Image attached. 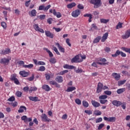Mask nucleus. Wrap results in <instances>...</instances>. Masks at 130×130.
Listing matches in <instances>:
<instances>
[{"label":"nucleus","mask_w":130,"mask_h":130,"mask_svg":"<svg viewBox=\"0 0 130 130\" xmlns=\"http://www.w3.org/2000/svg\"><path fill=\"white\" fill-rule=\"evenodd\" d=\"M121 51H120L119 50H117L116 52H115V54H112V56L113 57H116L117 56H118V55H119V54H120Z\"/></svg>","instance_id":"473e14b6"},{"label":"nucleus","mask_w":130,"mask_h":130,"mask_svg":"<svg viewBox=\"0 0 130 130\" xmlns=\"http://www.w3.org/2000/svg\"><path fill=\"white\" fill-rule=\"evenodd\" d=\"M101 114H102L101 111H99V110L95 111L94 112V114L95 115H97V116H98V115H101Z\"/></svg>","instance_id":"09e8293b"},{"label":"nucleus","mask_w":130,"mask_h":130,"mask_svg":"<svg viewBox=\"0 0 130 130\" xmlns=\"http://www.w3.org/2000/svg\"><path fill=\"white\" fill-rule=\"evenodd\" d=\"M77 8L78 9H79V10H84V6L82 4H78Z\"/></svg>","instance_id":"5fc2aeb1"},{"label":"nucleus","mask_w":130,"mask_h":130,"mask_svg":"<svg viewBox=\"0 0 130 130\" xmlns=\"http://www.w3.org/2000/svg\"><path fill=\"white\" fill-rule=\"evenodd\" d=\"M30 3H31V1H28L25 2V6H26L27 7H29L30 5Z\"/></svg>","instance_id":"338daca9"},{"label":"nucleus","mask_w":130,"mask_h":130,"mask_svg":"<svg viewBox=\"0 0 130 130\" xmlns=\"http://www.w3.org/2000/svg\"><path fill=\"white\" fill-rule=\"evenodd\" d=\"M38 64L39 66H45V62L42 61H39L38 62Z\"/></svg>","instance_id":"680f3d73"},{"label":"nucleus","mask_w":130,"mask_h":130,"mask_svg":"<svg viewBox=\"0 0 130 130\" xmlns=\"http://www.w3.org/2000/svg\"><path fill=\"white\" fill-rule=\"evenodd\" d=\"M121 105L123 109H125V108H126V104H125V103H122Z\"/></svg>","instance_id":"69168bd1"},{"label":"nucleus","mask_w":130,"mask_h":130,"mask_svg":"<svg viewBox=\"0 0 130 130\" xmlns=\"http://www.w3.org/2000/svg\"><path fill=\"white\" fill-rule=\"evenodd\" d=\"M112 104L114 106H116V107H118L120 106V105H121V104H122V103H121V102L118 101L117 100H114L112 101Z\"/></svg>","instance_id":"6e6552de"},{"label":"nucleus","mask_w":130,"mask_h":130,"mask_svg":"<svg viewBox=\"0 0 130 130\" xmlns=\"http://www.w3.org/2000/svg\"><path fill=\"white\" fill-rule=\"evenodd\" d=\"M91 104L92 106H93V107H95V108H97V107H100V106H101L100 103H99L98 102H96L95 101H92Z\"/></svg>","instance_id":"ddd939ff"},{"label":"nucleus","mask_w":130,"mask_h":130,"mask_svg":"<svg viewBox=\"0 0 130 130\" xmlns=\"http://www.w3.org/2000/svg\"><path fill=\"white\" fill-rule=\"evenodd\" d=\"M105 94H106V95H108L109 96H110V95H111V94H112V92H111V91H109V90H106L104 91Z\"/></svg>","instance_id":"603ef678"},{"label":"nucleus","mask_w":130,"mask_h":130,"mask_svg":"<svg viewBox=\"0 0 130 130\" xmlns=\"http://www.w3.org/2000/svg\"><path fill=\"white\" fill-rule=\"evenodd\" d=\"M53 48L54 51L58 55H60V53L59 52H58V50H57V48H56V47H55L54 46H53Z\"/></svg>","instance_id":"c03bdc74"},{"label":"nucleus","mask_w":130,"mask_h":130,"mask_svg":"<svg viewBox=\"0 0 130 130\" xmlns=\"http://www.w3.org/2000/svg\"><path fill=\"white\" fill-rule=\"evenodd\" d=\"M52 21H53V20L51 18H48L47 19V22L49 24H51L52 23Z\"/></svg>","instance_id":"774afa93"},{"label":"nucleus","mask_w":130,"mask_h":130,"mask_svg":"<svg viewBox=\"0 0 130 130\" xmlns=\"http://www.w3.org/2000/svg\"><path fill=\"white\" fill-rule=\"evenodd\" d=\"M19 74L20 75V76H22V77H28V75H29V73L25 71H22L19 72Z\"/></svg>","instance_id":"f3484780"},{"label":"nucleus","mask_w":130,"mask_h":130,"mask_svg":"<svg viewBox=\"0 0 130 130\" xmlns=\"http://www.w3.org/2000/svg\"><path fill=\"white\" fill-rule=\"evenodd\" d=\"M56 81L58 83H62V82H63V79L62 76H57L56 78Z\"/></svg>","instance_id":"5701e85b"},{"label":"nucleus","mask_w":130,"mask_h":130,"mask_svg":"<svg viewBox=\"0 0 130 130\" xmlns=\"http://www.w3.org/2000/svg\"><path fill=\"white\" fill-rule=\"evenodd\" d=\"M42 89H43V90H45V91H46V92H49V91H50V90H51V88H50V87H49V86L48 85H43L42 87Z\"/></svg>","instance_id":"4468645a"},{"label":"nucleus","mask_w":130,"mask_h":130,"mask_svg":"<svg viewBox=\"0 0 130 130\" xmlns=\"http://www.w3.org/2000/svg\"><path fill=\"white\" fill-rule=\"evenodd\" d=\"M27 110V108L25 106H21L20 107L19 109L18 110L19 113H22L24 112V111H26Z\"/></svg>","instance_id":"6ab92c4d"},{"label":"nucleus","mask_w":130,"mask_h":130,"mask_svg":"<svg viewBox=\"0 0 130 130\" xmlns=\"http://www.w3.org/2000/svg\"><path fill=\"white\" fill-rule=\"evenodd\" d=\"M93 30H98V28L96 26V24H92V27L89 30V31H93Z\"/></svg>","instance_id":"58836bf2"},{"label":"nucleus","mask_w":130,"mask_h":130,"mask_svg":"<svg viewBox=\"0 0 130 130\" xmlns=\"http://www.w3.org/2000/svg\"><path fill=\"white\" fill-rule=\"evenodd\" d=\"M124 91H125V88H120L117 89V94H122Z\"/></svg>","instance_id":"72a5a7b5"},{"label":"nucleus","mask_w":130,"mask_h":130,"mask_svg":"<svg viewBox=\"0 0 130 130\" xmlns=\"http://www.w3.org/2000/svg\"><path fill=\"white\" fill-rule=\"evenodd\" d=\"M1 26L4 28V29H6V28H7V24L5 22H2L1 23Z\"/></svg>","instance_id":"bf43d9fd"},{"label":"nucleus","mask_w":130,"mask_h":130,"mask_svg":"<svg viewBox=\"0 0 130 130\" xmlns=\"http://www.w3.org/2000/svg\"><path fill=\"white\" fill-rule=\"evenodd\" d=\"M128 37H130V29L127 30L125 32V35L122 36L123 39H127Z\"/></svg>","instance_id":"a211bd4d"},{"label":"nucleus","mask_w":130,"mask_h":130,"mask_svg":"<svg viewBox=\"0 0 130 130\" xmlns=\"http://www.w3.org/2000/svg\"><path fill=\"white\" fill-rule=\"evenodd\" d=\"M40 72H44L45 71V67L44 66H41L39 69Z\"/></svg>","instance_id":"13d9d810"},{"label":"nucleus","mask_w":130,"mask_h":130,"mask_svg":"<svg viewBox=\"0 0 130 130\" xmlns=\"http://www.w3.org/2000/svg\"><path fill=\"white\" fill-rule=\"evenodd\" d=\"M77 4H76L75 3H72L71 4H69L68 5H67V7L68 8V9H73V8H74V7H76Z\"/></svg>","instance_id":"b1692460"},{"label":"nucleus","mask_w":130,"mask_h":130,"mask_svg":"<svg viewBox=\"0 0 130 130\" xmlns=\"http://www.w3.org/2000/svg\"><path fill=\"white\" fill-rule=\"evenodd\" d=\"M64 69H68V70H73L75 68L74 66L66 64L63 66Z\"/></svg>","instance_id":"393cba45"},{"label":"nucleus","mask_w":130,"mask_h":130,"mask_svg":"<svg viewBox=\"0 0 130 130\" xmlns=\"http://www.w3.org/2000/svg\"><path fill=\"white\" fill-rule=\"evenodd\" d=\"M51 6L50 5H48L46 7H44V11H48V9H50Z\"/></svg>","instance_id":"6e6d98bb"},{"label":"nucleus","mask_w":130,"mask_h":130,"mask_svg":"<svg viewBox=\"0 0 130 130\" xmlns=\"http://www.w3.org/2000/svg\"><path fill=\"white\" fill-rule=\"evenodd\" d=\"M67 73H69V71L67 70H64L63 71H61L59 73H58V75H60L61 76H63V75H64L65 74H67Z\"/></svg>","instance_id":"37998d69"},{"label":"nucleus","mask_w":130,"mask_h":130,"mask_svg":"<svg viewBox=\"0 0 130 130\" xmlns=\"http://www.w3.org/2000/svg\"><path fill=\"white\" fill-rule=\"evenodd\" d=\"M101 23H103L104 24H107L109 22V19H100Z\"/></svg>","instance_id":"ea45409f"},{"label":"nucleus","mask_w":130,"mask_h":130,"mask_svg":"<svg viewBox=\"0 0 130 130\" xmlns=\"http://www.w3.org/2000/svg\"><path fill=\"white\" fill-rule=\"evenodd\" d=\"M49 61L51 63H55V62H56V60L54 58H51Z\"/></svg>","instance_id":"8fccbe9b"},{"label":"nucleus","mask_w":130,"mask_h":130,"mask_svg":"<svg viewBox=\"0 0 130 130\" xmlns=\"http://www.w3.org/2000/svg\"><path fill=\"white\" fill-rule=\"evenodd\" d=\"M37 12H36V10L33 9L31 11L28 12V14L30 17H36V14Z\"/></svg>","instance_id":"dca6fc26"},{"label":"nucleus","mask_w":130,"mask_h":130,"mask_svg":"<svg viewBox=\"0 0 130 130\" xmlns=\"http://www.w3.org/2000/svg\"><path fill=\"white\" fill-rule=\"evenodd\" d=\"M15 95L17 96V97H22V92L17 90L15 93Z\"/></svg>","instance_id":"a19ab883"},{"label":"nucleus","mask_w":130,"mask_h":130,"mask_svg":"<svg viewBox=\"0 0 130 130\" xmlns=\"http://www.w3.org/2000/svg\"><path fill=\"white\" fill-rule=\"evenodd\" d=\"M54 75V74H50V75H49V74H45V77L46 80H50V78H53Z\"/></svg>","instance_id":"f704fd0d"},{"label":"nucleus","mask_w":130,"mask_h":130,"mask_svg":"<svg viewBox=\"0 0 130 130\" xmlns=\"http://www.w3.org/2000/svg\"><path fill=\"white\" fill-rule=\"evenodd\" d=\"M29 100H30V101H34V102H38V101H40V99H38V97L37 96H29L28 97Z\"/></svg>","instance_id":"2eb2a0df"},{"label":"nucleus","mask_w":130,"mask_h":130,"mask_svg":"<svg viewBox=\"0 0 130 130\" xmlns=\"http://www.w3.org/2000/svg\"><path fill=\"white\" fill-rule=\"evenodd\" d=\"M55 44L56 46H57L59 50L61 52H64V49L63 48H62L60 45H59V43H55Z\"/></svg>","instance_id":"aec40b11"},{"label":"nucleus","mask_w":130,"mask_h":130,"mask_svg":"<svg viewBox=\"0 0 130 130\" xmlns=\"http://www.w3.org/2000/svg\"><path fill=\"white\" fill-rule=\"evenodd\" d=\"M53 14L54 16H56L57 18H61V14L59 12H56L55 9H53Z\"/></svg>","instance_id":"412c9836"},{"label":"nucleus","mask_w":130,"mask_h":130,"mask_svg":"<svg viewBox=\"0 0 130 130\" xmlns=\"http://www.w3.org/2000/svg\"><path fill=\"white\" fill-rule=\"evenodd\" d=\"M10 62V59L6 58H2L0 60V63H2L3 64H8Z\"/></svg>","instance_id":"1a4fd4ad"},{"label":"nucleus","mask_w":130,"mask_h":130,"mask_svg":"<svg viewBox=\"0 0 130 130\" xmlns=\"http://www.w3.org/2000/svg\"><path fill=\"white\" fill-rule=\"evenodd\" d=\"M108 37V32H106L105 34H104V35L102 37L101 41L102 42H105V40H106V39H107Z\"/></svg>","instance_id":"4be33fe9"},{"label":"nucleus","mask_w":130,"mask_h":130,"mask_svg":"<svg viewBox=\"0 0 130 130\" xmlns=\"http://www.w3.org/2000/svg\"><path fill=\"white\" fill-rule=\"evenodd\" d=\"M43 50H46V51L48 53L50 57H52L53 56V54H52V52H51V51H50V50L47 48H44Z\"/></svg>","instance_id":"a878e982"},{"label":"nucleus","mask_w":130,"mask_h":130,"mask_svg":"<svg viewBox=\"0 0 130 130\" xmlns=\"http://www.w3.org/2000/svg\"><path fill=\"white\" fill-rule=\"evenodd\" d=\"M103 119L102 117L98 118L96 119L95 122L96 123H99L102 121Z\"/></svg>","instance_id":"3c124183"},{"label":"nucleus","mask_w":130,"mask_h":130,"mask_svg":"<svg viewBox=\"0 0 130 130\" xmlns=\"http://www.w3.org/2000/svg\"><path fill=\"white\" fill-rule=\"evenodd\" d=\"M23 67L25 69H32L34 67V65L33 64H29L28 65H23Z\"/></svg>","instance_id":"2f4dec72"},{"label":"nucleus","mask_w":130,"mask_h":130,"mask_svg":"<svg viewBox=\"0 0 130 130\" xmlns=\"http://www.w3.org/2000/svg\"><path fill=\"white\" fill-rule=\"evenodd\" d=\"M80 14H81V10L77 9L72 13V16L74 18H78Z\"/></svg>","instance_id":"20e7f679"},{"label":"nucleus","mask_w":130,"mask_h":130,"mask_svg":"<svg viewBox=\"0 0 130 130\" xmlns=\"http://www.w3.org/2000/svg\"><path fill=\"white\" fill-rule=\"evenodd\" d=\"M90 3V4H92V5H94V8L95 9L101 7V0H91Z\"/></svg>","instance_id":"f257e3e1"},{"label":"nucleus","mask_w":130,"mask_h":130,"mask_svg":"<svg viewBox=\"0 0 130 130\" xmlns=\"http://www.w3.org/2000/svg\"><path fill=\"white\" fill-rule=\"evenodd\" d=\"M83 60L80 58V55H76L74 57H73L71 60V62L72 63H78V62H82Z\"/></svg>","instance_id":"f03ea898"},{"label":"nucleus","mask_w":130,"mask_h":130,"mask_svg":"<svg viewBox=\"0 0 130 130\" xmlns=\"http://www.w3.org/2000/svg\"><path fill=\"white\" fill-rule=\"evenodd\" d=\"M104 125H105V124L104 123L100 124L98 126V129H99V130L102 129V128H103Z\"/></svg>","instance_id":"864d4df0"},{"label":"nucleus","mask_w":130,"mask_h":130,"mask_svg":"<svg viewBox=\"0 0 130 130\" xmlns=\"http://www.w3.org/2000/svg\"><path fill=\"white\" fill-rule=\"evenodd\" d=\"M84 112L85 113H86V114H88V115H90L92 113V112L91 110H85Z\"/></svg>","instance_id":"052dcab7"},{"label":"nucleus","mask_w":130,"mask_h":130,"mask_svg":"<svg viewBox=\"0 0 130 130\" xmlns=\"http://www.w3.org/2000/svg\"><path fill=\"white\" fill-rule=\"evenodd\" d=\"M121 49L123 50V51H125V52H127L130 54V48H127L125 47H121Z\"/></svg>","instance_id":"c9c22d12"},{"label":"nucleus","mask_w":130,"mask_h":130,"mask_svg":"<svg viewBox=\"0 0 130 130\" xmlns=\"http://www.w3.org/2000/svg\"><path fill=\"white\" fill-rule=\"evenodd\" d=\"M122 25L123 23L119 22L118 24L116 26V29H121V28H122Z\"/></svg>","instance_id":"e433bc0d"},{"label":"nucleus","mask_w":130,"mask_h":130,"mask_svg":"<svg viewBox=\"0 0 130 130\" xmlns=\"http://www.w3.org/2000/svg\"><path fill=\"white\" fill-rule=\"evenodd\" d=\"M21 120L24 122H28V121H32V118H27V116H23L21 117Z\"/></svg>","instance_id":"f8f14e48"},{"label":"nucleus","mask_w":130,"mask_h":130,"mask_svg":"<svg viewBox=\"0 0 130 130\" xmlns=\"http://www.w3.org/2000/svg\"><path fill=\"white\" fill-rule=\"evenodd\" d=\"M101 40V37L100 36L97 37L95 39H94L93 41V43H98V42H99V41H100Z\"/></svg>","instance_id":"c756f323"},{"label":"nucleus","mask_w":130,"mask_h":130,"mask_svg":"<svg viewBox=\"0 0 130 130\" xmlns=\"http://www.w3.org/2000/svg\"><path fill=\"white\" fill-rule=\"evenodd\" d=\"M8 101H10V102H13V101H15V96H12L8 99Z\"/></svg>","instance_id":"4d7b16f0"},{"label":"nucleus","mask_w":130,"mask_h":130,"mask_svg":"<svg viewBox=\"0 0 130 130\" xmlns=\"http://www.w3.org/2000/svg\"><path fill=\"white\" fill-rule=\"evenodd\" d=\"M34 91H37V87L34 86V87H30L29 88V93L30 94H31V93H32V92H33Z\"/></svg>","instance_id":"cd10ccee"},{"label":"nucleus","mask_w":130,"mask_h":130,"mask_svg":"<svg viewBox=\"0 0 130 130\" xmlns=\"http://www.w3.org/2000/svg\"><path fill=\"white\" fill-rule=\"evenodd\" d=\"M100 102L101 104H105L108 102V101L107 100H100Z\"/></svg>","instance_id":"de8ad7c7"},{"label":"nucleus","mask_w":130,"mask_h":130,"mask_svg":"<svg viewBox=\"0 0 130 130\" xmlns=\"http://www.w3.org/2000/svg\"><path fill=\"white\" fill-rule=\"evenodd\" d=\"M104 120L108 121L109 122H115L116 121V117H104Z\"/></svg>","instance_id":"7ed1b4c3"},{"label":"nucleus","mask_w":130,"mask_h":130,"mask_svg":"<svg viewBox=\"0 0 130 130\" xmlns=\"http://www.w3.org/2000/svg\"><path fill=\"white\" fill-rule=\"evenodd\" d=\"M75 90H76V87H74V86H72V87H69L66 91L67 92H73V91H75Z\"/></svg>","instance_id":"bb28decb"},{"label":"nucleus","mask_w":130,"mask_h":130,"mask_svg":"<svg viewBox=\"0 0 130 130\" xmlns=\"http://www.w3.org/2000/svg\"><path fill=\"white\" fill-rule=\"evenodd\" d=\"M34 28L35 30H36L37 32H40V33H44V30L43 29L39 27V26H38V24H35L34 25Z\"/></svg>","instance_id":"39448f33"},{"label":"nucleus","mask_w":130,"mask_h":130,"mask_svg":"<svg viewBox=\"0 0 130 130\" xmlns=\"http://www.w3.org/2000/svg\"><path fill=\"white\" fill-rule=\"evenodd\" d=\"M84 17H88V18H90V19H92V14H86L84 15Z\"/></svg>","instance_id":"0e129e2a"},{"label":"nucleus","mask_w":130,"mask_h":130,"mask_svg":"<svg viewBox=\"0 0 130 130\" xmlns=\"http://www.w3.org/2000/svg\"><path fill=\"white\" fill-rule=\"evenodd\" d=\"M75 103L77 104V105H81L82 104V101L79 99H75Z\"/></svg>","instance_id":"a18cd8bd"},{"label":"nucleus","mask_w":130,"mask_h":130,"mask_svg":"<svg viewBox=\"0 0 130 130\" xmlns=\"http://www.w3.org/2000/svg\"><path fill=\"white\" fill-rule=\"evenodd\" d=\"M45 34L47 37H49V38L52 39L54 37L53 34L51 33L50 31L45 30Z\"/></svg>","instance_id":"9d476101"},{"label":"nucleus","mask_w":130,"mask_h":130,"mask_svg":"<svg viewBox=\"0 0 130 130\" xmlns=\"http://www.w3.org/2000/svg\"><path fill=\"white\" fill-rule=\"evenodd\" d=\"M41 117L43 121H47L48 122L50 121V119L48 117H47V115L45 114H42Z\"/></svg>","instance_id":"423d86ee"},{"label":"nucleus","mask_w":130,"mask_h":130,"mask_svg":"<svg viewBox=\"0 0 130 130\" xmlns=\"http://www.w3.org/2000/svg\"><path fill=\"white\" fill-rule=\"evenodd\" d=\"M103 84L102 83L99 82L98 85V87L96 88V93L98 94H99L103 90Z\"/></svg>","instance_id":"0eeeda50"},{"label":"nucleus","mask_w":130,"mask_h":130,"mask_svg":"<svg viewBox=\"0 0 130 130\" xmlns=\"http://www.w3.org/2000/svg\"><path fill=\"white\" fill-rule=\"evenodd\" d=\"M16 79H17V74H13L11 75L10 80L11 81H15Z\"/></svg>","instance_id":"7c9ffc66"},{"label":"nucleus","mask_w":130,"mask_h":130,"mask_svg":"<svg viewBox=\"0 0 130 130\" xmlns=\"http://www.w3.org/2000/svg\"><path fill=\"white\" fill-rule=\"evenodd\" d=\"M24 92H29V87L28 86H26V87H24L23 89Z\"/></svg>","instance_id":"e2e57ef3"},{"label":"nucleus","mask_w":130,"mask_h":130,"mask_svg":"<svg viewBox=\"0 0 130 130\" xmlns=\"http://www.w3.org/2000/svg\"><path fill=\"white\" fill-rule=\"evenodd\" d=\"M112 76H113L116 81H119V79H120V74H119L113 73H112Z\"/></svg>","instance_id":"9b49d317"},{"label":"nucleus","mask_w":130,"mask_h":130,"mask_svg":"<svg viewBox=\"0 0 130 130\" xmlns=\"http://www.w3.org/2000/svg\"><path fill=\"white\" fill-rule=\"evenodd\" d=\"M82 105H83V106L84 107H89V104L86 101H83L82 102Z\"/></svg>","instance_id":"49530a36"},{"label":"nucleus","mask_w":130,"mask_h":130,"mask_svg":"<svg viewBox=\"0 0 130 130\" xmlns=\"http://www.w3.org/2000/svg\"><path fill=\"white\" fill-rule=\"evenodd\" d=\"M2 53L3 54H9V53H11V50L10 49H6L5 50L2 51Z\"/></svg>","instance_id":"c85d7f7f"},{"label":"nucleus","mask_w":130,"mask_h":130,"mask_svg":"<svg viewBox=\"0 0 130 130\" xmlns=\"http://www.w3.org/2000/svg\"><path fill=\"white\" fill-rule=\"evenodd\" d=\"M125 82H126V80H125L119 81L118 82V86H121L123 85L125 83Z\"/></svg>","instance_id":"79ce46f5"},{"label":"nucleus","mask_w":130,"mask_h":130,"mask_svg":"<svg viewBox=\"0 0 130 130\" xmlns=\"http://www.w3.org/2000/svg\"><path fill=\"white\" fill-rule=\"evenodd\" d=\"M100 100H105L107 99L108 96L106 95H102L99 96Z\"/></svg>","instance_id":"4c0bfd02"}]
</instances>
